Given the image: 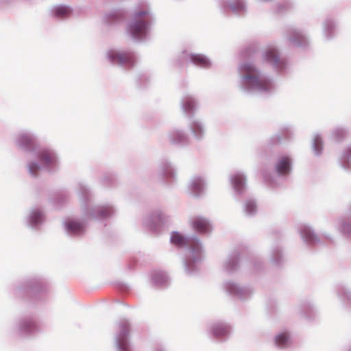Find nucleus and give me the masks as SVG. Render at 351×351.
I'll return each mask as SVG.
<instances>
[{
    "label": "nucleus",
    "instance_id": "2eb2a0df",
    "mask_svg": "<svg viewBox=\"0 0 351 351\" xmlns=\"http://www.w3.org/2000/svg\"><path fill=\"white\" fill-rule=\"evenodd\" d=\"M226 332V329L222 326H217L213 328V334L216 337L224 335Z\"/></svg>",
    "mask_w": 351,
    "mask_h": 351
},
{
    "label": "nucleus",
    "instance_id": "6e6552de",
    "mask_svg": "<svg viewBox=\"0 0 351 351\" xmlns=\"http://www.w3.org/2000/svg\"><path fill=\"white\" fill-rule=\"evenodd\" d=\"M265 58L269 62L276 65L278 60L276 50L274 48H269L265 52Z\"/></svg>",
    "mask_w": 351,
    "mask_h": 351
},
{
    "label": "nucleus",
    "instance_id": "7ed1b4c3",
    "mask_svg": "<svg viewBox=\"0 0 351 351\" xmlns=\"http://www.w3.org/2000/svg\"><path fill=\"white\" fill-rule=\"evenodd\" d=\"M145 30L146 23L141 20L133 23L129 27V32L134 38H136L142 37L145 34Z\"/></svg>",
    "mask_w": 351,
    "mask_h": 351
},
{
    "label": "nucleus",
    "instance_id": "f257e3e1",
    "mask_svg": "<svg viewBox=\"0 0 351 351\" xmlns=\"http://www.w3.org/2000/svg\"><path fill=\"white\" fill-rule=\"evenodd\" d=\"M241 71L245 74V79L247 85L262 90L270 89L271 82L268 80L261 77L258 71L252 64H243L241 66Z\"/></svg>",
    "mask_w": 351,
    "mask_h": 351
},
{
    "label": "nucleus",
    "instance_id": "20e7f679",
    "mask_svg": "<svg viewBox=\"0 0 351 351\" xmlns=\"http://www.w3.org/2000/svg\"><path fill=\"white\" fill-rule=\"evenodd\" d=\"M291 167V160L287 156L282 157L276 165V169L280 175L289 173Z\"/></svg>",
    "mask_w": 351,
    "mask_h": 351
},
{
    "label": "nucleus",
    "instance_id": "b1692460",
    "mask_svg": "<svg viewBox=\"0 0 351 351\" xmlns=\"http://www.w3.org/2000/svg\"><path fill=\"white\" fill-rule=\"evenodd\" d=\"M145 14H147V12H139V13L137 14V16H142V15H145Z\"/></svg>",
    "mask_w": 351,
    "mask_h": 351
},
{
    "label": "nucleus",
    "instance_id": "1a4fd4ad",
    "mask_svg": "<svg viewBox=\"0 0 351 351\" xmlns=\"http://www.w3.org/2000/svg\"><path fill=\"white\" fill-rule=\"evenodd\" d=\"M67 230L73 233L80 232L83 229V225L75 221H69L66 223Z\"/></svg>",
    "mask_w": 351,
    "mask_h": 351
},
{
    "label": "nucleus",
    "instance_id": "aec40b11",
    "mask_svg": "<svg viewBox=\"0 0 351 351\" xmlns=\"http://www.w3.org/2000/svg\"><path fill=\"white\" fill-rule=\"evenodd\" d=\"M119 348L121 351H128V344L124 340H119Z\"/></svg>",
    "mask_w": 351,
    "mask_h": 351
},
{
    "label": "nucleus",
    "instance_id": "9d476101",
    "mask_svg": "<svg viewBox=\"0 0 351 351\" xmlns=\"http://www.w3.org/2000/svg\"><path fill=\"white\" fill-rule=\"evenodd\" d=\"M289 335L287 332L281 333L276 337V344L280 347H285L287 345Z\"/></svg>",
    "mask_w": 351,
    "mask_h": 351
},
{
    "label": "nucleus",
    "instance_id": "393cba45",
    "mask_svg": "<svg viewBox=\"0 0 351 351\" xmlns=\"http://www.w3.org/2000/svg\"><path fill=\"white\" fill-rule=\"evenodd\" d=\"M274 141H275V142H278V141H280V138L278 137H276V138H275Z\"/></svg>",
    "mask_w": 351,
    "mask_h": 351
},
{
    "label": "nucleus",
    "instance_id": "a211bd4d",
    "mask_svg": "<svg viewBox=\"0 0 351 351\" xmlns=\"http://www.w3.org/2000/svg\"><path fill=\"white\" fill-rule=\"evenodd\" d=\"M184 107L186 110H191L194 107V102L191 99H187L184 101Z\"/></svg>",
    "mask_w": 351,
    "mask_h": 351
},
{
    "label": "nucleus",
    "instance_id": "0eeeda50",
    "mask_svg": "<svg viewBox=\"0 0 351 351\" xmlns=\"http://www.w3.org/2000/svg\"><path fill=\"white\" fill-rule=\"evenodd\" d=\"M191 60L196 65L208 67L210 64L208 60L200 54H193L191 56Z\"/></svg>",
    "mask_w": 351,
    "mask_h": 351
},
{
    "label": "nucleus",
    "instance_id": "f3484780",
    "mask_svg": "<svg viewBox=\"0 0 351 351\" xmlns=\"http://www.w3.org/2000/svg\"><path fill=\"white\" fill-rule=\"evenodd\" d=\"M314 148L317 153L322 149V141L319 137H315L314 139Z\"/></svg>",
    "mask_w": 351,
    "mask_h": 351
},
{
    "label": "nucleus",
    "instance_id": "39448f33",
    "mask_svg": "<svg viewBox=\"0 0 351 351\" xmlns=\"http://www.w3.org/2000/svg\"><path fill=\"white\" fill-rule=\"evenodd\" d=\"M38 158L46 165H53L56 162L54 155L47 149H41L38 153Z\"/></svg>",
    "mask_w": 351,
    "mask_h": 351
},
{
    "label": "nucleus",
    "instance_id": "4468645a",
    "mask_svg": "<svg viewBox=\"0 0 351 351\" xmlns=\"http://www.w3.org/2000/svg\"><path fill=\"white\" fill-rule=\"evenodd\" d=\"M171 242L177 245H182L185 243V238L178 232L173 233L171 236Z\"/></svg>",
    "mask_w": 351,
    "mask_h": 351
},
{
    "label": "nucleus",
    "instance_id": "9b49d317",
    "mask_svg": "<svg viewBox=\"0 0 351 351\" xmlns=\"http://www.w3.org/2000/svg\"><path fill=\"white\" fill-rule=\"evenodd\" d=\"M55 15L57 17H66L71 13L69 8L66 6H58L53 10Z\"/></svg>",
    "mask_w": 351,
    "mask_h": 351
},
{
    "label": "nucleus",
    "instance_id": "ddd939ff",
    "mask_svg": "<svg viewBox=\"0 0 351 351\" xmlns=\"http://www.w3.org/2000/svg\"><path fill=\"white\" fill-rule=\"evenodd\" d=\"M234 187L237 191H241L244 185V179L241 175H235L232 178Z\"/></svg>",
    "mask_w": 351,
    "mask_h": 351
},
{
    "label": "nucleus",
    "instance_id": "f03ea898",
    "mask_svg": "<svg viewBox=\"0 0 351 351\" xmlns=\"http://www.w3.org/2000/svg\"><path fill=\"white\" fill-rule=\"evenodd\" d=\"M108 56L113 63L129 66L134 64V58L132 53L112 51L109 52Z\"/></svg>",
    "mask_w": 351,
    "mask_h": 351
},
{
    "label": "nucleus",
    "instance_id": "dca6fc26",
    "mask_svg": "<svg viewBox=\"0 0 351 351\" xmlns=\"http://www.w3.org/2000/svg\"><path fill=\"white\" fill-rule=\"evenodd\" d=\"M40 167L37 163L33 162L31 163L29 166V170L31 174L36 176L38 171L39 170Z\"/></svg>",
    "mask_w": 351,
    "mask_h": 351
},
{
    "label": "nucleus",
    "instance_id": "4be33fe9",
    "mask_svg": "<svg viewBox=\"0 0 351 351\" xmlns=\"http://www.w3.org/2000/svg\"><path fill=\"white\" fill-rule=\"evenodd\" d=\"M122 331H123V336L126 335L128 332V324H123L122 326Z\"/></svg>",
    "mask_w": 351,
    "mask_h": 351
},
{
    "label": "nucleus",
    "instance_id": "6ab92c4d",
    "mask_svg": "<svg viewBox=\"0 0 351 351\" xmlns=\"http://www.w3.org/2000/svg\"><path fill=\"white\" fill-rule=\"evenodd\" d=\"M304 237L308 241H312L313 234L309 230H305L303 231Z\"/></svg>",
    "mask_w": 351,
    "mask_h": 351
},
{
    "label": "nucleus",
    "instance_id": "5701e85b",
    "mask_svg": "<svg viewBox=\"0 0 351 351\" xmlns=\"http://www.w3.org/2000/svg\"><path fill=\"white\" fill-rule=\"evenodd\" d=\"M193 185V187H195V188H196V187L199 188L201 186V182H200V181H198L197 182H194Z\"/></svg>",
    "mask_w": 351,
    "mask_h": 351
},
{
    "label": "nucleus",
    "instance_id": "423d86ee",
    "mask_svg": "<svg viewBox=\"0 0 351 351\" xmlns=\"http://www.w3.org/2000/svg\"><path fill=\"white\" fill-rule=\"evenodd\" d=\"M193 228L199 232H206L209 230V223L202 218L197 217L192 222Z\"/></svg>",
    "mask_w": 351,
    "mask_h": 351
},
{
    "label": "nucleus",
    "instance_id": "f8f14e48",
    "mask_svg": "<svg viewBox=\"0 0 351 351\" xmlns=\"http://www.w3.org/2000/svg\"><path fill=\"white\" fill-rule=\"evenodd\" d=\"M20 143L25 147L29 148L34 145V139L32 136L25 134L21 136Z\"/></svg>",
    "mask_w": 351,
    "mask_h": 351
},
{
    "label": "nucleus",
    "instance_id": "412c9836",
    "mask_svg": "<svg viewBox=\"0 0 351 351\" xmlns=\"http://www.w3.org/2000/svg\"><path fill=\"white\" fill-rule=\"evenodd\" d=\"M255 204L252 202H247L246 204V209L249 213L252 212L255 209Z\"/></svg>",
    "mask_w": 351,
    "mask_h": 351
}]
</instances>
